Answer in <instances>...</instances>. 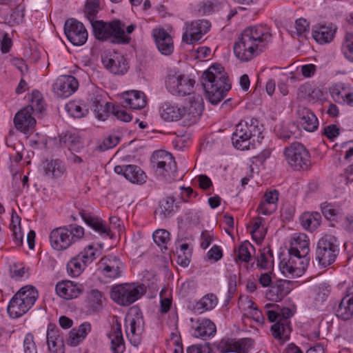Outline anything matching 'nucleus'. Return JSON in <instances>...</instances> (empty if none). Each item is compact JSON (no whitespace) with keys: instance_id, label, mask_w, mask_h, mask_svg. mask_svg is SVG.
<instances>
[{"instance_id":"nucleus-1","label":"nucleus","mask_w":353,"mask_h":353,"mask_svg":"<svg viewBox=\"0 0 353 353\" xmlns=\"http://www.w3.org/2000/svg\"><path fill=\"white\" fill-rule=\"evenodd\" d=\"M272 34L267 26H254L245 28L234 42L233 50L236 58L248 61L261 53L270 42Z\"/></svg>"},{"instance_id":"nucleus-2","label":"nucleus","mask_w":353,"mask_h":353,"mask_svg":"<svg viewBox=\"0 0 353 353\" xmlns=\"http://www.w3.org/2000/svg\"><path fill=\"white\" fill-rule=\"evenodd\" d=\"M201 83L206 97L212 105H216L231 89V83L224 68L220 64H213L201 76Z\"/></svg>"},{"instance_id":"nucleus-3","label":"nucleus","mask_w":353,"mask_h":353,"mask_svg":"<svg viewBox=\"0 0 353 353\" xmlns=\"http://www.w3.org/2000/svg\"><path fill=\"white\" fill-rule=\"evenodd\" d=\"M45 109L44 101L42 95L38 90L32 92L30 104L18 111L14 118L16 128L23 132L32 129L36 120L32 114H41Z\"/></svg>"},{"instance_id":"nucleus-4","label":"nucleus","mask_w":353,"mask_h":353,"mask_svg":"<svg viewBox=\"0 0 353 353\" xmlns=\"http://www.w3.org/2000/svg\"><path fill=\"white\" fill-rule=\"evenodd\" d=\"M266 314L270 322H275L272 325L271 331L274 338L288 340L291 332L289 319L292 312L288 307L281 308L276 304H266Z\"/></svg>"},{"instance_id":"nucleus-5","label":"nucleus","mask_w":353,"mask_h":353,"mask_svg":"<svg viewBox=\"0 0 353 353\" xmlns=\"http://www.w3.org/2000/svg\"><path fill=\"white\" fill-rule=\"evenodd\" d=\"M84 236V229L78 225L59 227L52 230L49 236L52 248L57 251L69 248Z\"/></svg>"},{"instance_id":"nucleus-6","label":"nucleus","mask_w":353,"mask_h":353,"mask_svg":"<svg viewBox=\"0 0 353 353\" xmlns=\"http://www.w3.org/2000/svg\"><path fill=\"white\" fill-rule=\"evenodd\" d=\"M94 35L100 41L110 40L114 43H128L130 38L125 33L119 20L111 22L95 21L92 24Z\"/></svg>"},{"instance_id":"nucleus-7","label":"nucleus","mask_w":353,"mask_h":353,"mask_svg":"<svg viewBox=\"0 0 353 353\" xmlns=\"http://www.w3.org/2000/svg\"><path fill=\"white\" fill-rule=\"evenodd\" d=\"M261 128L259 121L254 118H248L246 121H241L236 128L232 137L233 145L241 150L250 149V140L254 137H259L261 134Z\"/></svg>"},{"instance_id":"nucleus-8","label":"nucleus","mask_w":353,"mask_h":353,"mask_svg":"<svg viewBox=\"0 0 353 353\" xmlns=\"http://www.w3.org/2000/svg\"><path fill=\"white\" fill-rule=\"evenodd\" d=\"M283 155L287 164L293 170H307L311 166L310 152L301 143L296 141L285 147Z\"/></svg>"},{"instance_id":"nucleus-9","label":"nucleus","mask_w":353,"mask_h":353,"mask_svg":"<svg viewBox=\"0 0 353 353\" xmlns=\"http://www.w3.org/2000/svg\"><path fill=\"white\" fill-rule=\"evenodd\" d=\"M146 292L143 284H123L114 287L111 292V298L118 304L128 306L140 299Z\"/></svg>"},{"instance_id":"nucleus-10","label":"nucleus","mask_w":353,"mask_h":353,"mask_svg":"<svg viewBox=\"0 0 353 353\" xmlns=\"http://www.w3.org/2000/svg\"><path fill=\"white\" fill-rule=\"evenodd\" d=\"M339 253V247L336 237L325 235L320 239L316 250V260L323 267L333 263Z\"/></svg>"},{"instance_id":"nucleus-11","label":"nucleus","mask_w":353,"mask_h":353,"mask_svg":"<svg viewBox=\"0 0 353 353\" xmlns=\"http://www.w3.org/2000/svg\"><path fill=\"white\" fill-rule=\"evenodd\" d=\"M195 81L179 72L171 70L165 79V88L172 95L185 97L190 95L194 89Z\"/></svg>"},{"instance_id":"nucleus-12","label":"nucleus","mask_w":353,"mask_h":353,"mask_svg":"<svg viewBox=\"0 0 353 353\" xmlns=\"http://www.w3.org/2000/svg\"><path fill=\"white\" fill-rule=\"evenodd\" d=\"M143 327L142 312L139 308H132L125 319V328L130 343L134 347H137L141 343Z\"/></svg>"},{"instance_id":"nucleus-13","label":"nucleus","mask_w":353,"mask_h":353,"mask_svg":"<svg viewBox=\"0 0 353 353\" xmlns=\"http://www.w3.org/2000/svg\"><path fill=\"white\" fill-rule=\"evenodd\" d=\"M210 23L208 20L198 19L185 23V29L182 35V41L192 45L199 41L210 30Z\"/></svg>"},{"instance_id":"nucleus-14","label":"nucleus","mask_w":353,"mask_h":353,"mask_svg":"<svg viewBox=\"0 0 353 353\" xmlns=\"http://www.w3.org/2000/svg\"><path fill=\"white\" fill-rule=\"evenodd\" d=\"M64 32L68 40L74 46H81L88 40V34L84 25L74 19L65 21Z\"/></svg>"},{"instance_id":"nucleus-15","label":"nucleus","mask_w":353,"mask_h":353,"mask_svg":"<svg viewBox=\"0 0 353 353\" xmlns=\"http://www.w3.org/2000/svg\"><path fill=\"white\" fill-rule=\"evenodd\" d=\"M153 166L156 172L163 176H170L176 171V164L170 153L160 150L153 154Z\"/></svg>"},{"instance_id":"nucleus-16","label":"nucleus","mask_w":353,"mask_h":353,"mask_svg":"<svg viewBox=\"0 0 353 353\" xmlns=\"http://www.w3.org/2000/svg\"><path fill=\"white\" fill-rule=\"evenodd\" d=\"M288 257H283L279 263V268L283 274H297V272L305 270L308 259L303 258L289 250Z\"/></svg>"},{"instance_id":"nucleus-17","label":"nucleus","mask_w":353,"mask_h":353,"mask_svg":"<svg viewBox=\"0 0 353 353\" xmlns=\"http://www.w3.org/2000/svg\"><path fill=\"white\" fill-rule=\"evenodd\" d=\"M104 67L114 74L123 75L128 72V63L124 56L118 52H111L102 57Z\"/></svg>"},{"instance_id":"nucleus-18","label":"nucleus","mask_w":353,"mask_h":353,"mask_svg":"<svg viewBox=\"0 0 353 353\" xmlns=\"http://www.w3.org/2000/svg\"><path fill=\"white\" fill-rule=\"evenodd\" d=\"M79 83L73 76H61L57 79L52 85L54 92L58 97L67 98L78 88Z\"/></svg>"},{"instance_id":"nucleus-19","label":"nucleus","mask_w":353,"mask_h":353,"mask_svg":"<svg viewBox=\"0 0 353 353\" xmlns=\"http://www.w3.org/2000/svg\"><path fill=\"white\" fill-rule=\"evenodd\" d=\"M252 345V339L244 338L238 340L233 339H222L217 348L221 353H248Z\"/></svg>"},{"instance_id":"nucleus-20","label":"nucleus","mask_w":353,"mask_h":353,"mask_svg":"<svg viewBox=\"0 0 353 353\" xmlns=\"http://www.w3.org/2000/svg\"><path fill=\"white\" fill-rule=\"evenodd\" d=\"M161 117L165 121H177L186 114L185 108L172 101H165L159 108Z\"/></svg>"},{"instance_id":"nucleus-21","label":"nucleus","mask_w":353,"mask_h":353,"mask_svg":"<svg viewBox=\"0 0 353 353\" xmlns=\"http://www.w3.org/2000/svg\"><path fill=\"white\" fill-rule=\"evenodd\" d=\"M159 51L163 55H170L174 51V42L170 34L163 28H154L152 32Z\"/></svg>"},{"instance_id":"nucleus-22","label":"nucleus","mask_w":353,"mask_h":353,"mask_svg":"<svg viewBox=\"0 0 353 353\" xmlns=\"http://www.w3.org/2000/svg\"><path fill=\"white\" fill-rule=\"evenodd\" d=\"M55 290L60 297L70 300L77 298L83 292L84 286L82 283L66 280L58 282Z\"/></svg>"},{"instance_id":"nucleus-23","label":"nucleus","mask_w":353,"mask_h":353,"mask_svg":"<svg viewBox=\"0 0 353 353\" xmlns=\"http://www.w3.org/2000/svg\"><path fill=\"white\" fill-rule=\"evenodd\" d=\"M99 268L105 276L115 279L120 276L123 264L118 257L108 255L101 259Z\"/></svg>"},{"instance_id":"nucleus-24","label":"nucleus","mask_w":353,"mask_h":353,"mask_svg":"<svg viewBox=\"0 0 353 353\" xmlns=\"http://www.w3.org/2000/svg\"><path fill=\"white\" fill-rule=\"evenodd\" d=\"M329 92L336 103L353 105V92L348 85L342 82L335 83L329 88Z\"/></svg>"},{"instance_id":"nucleus-25","label":"nucleus","mask_w":353,"mask_h":353,"mask_svg":"<svg viewBox=\"0 0 353 353\" xmlns=\"http://www.w3.org/2000/svg\"><path fill=\"white\" fill-rule=\"evenodd\" d=\"M48 350L50 353H64V339L59 329L50 323L46 332Z\"/></svg>"},{"instance_id":"nucleus-26","label":"nucleus","mask_w":353,"mask_h":353,"mask_svg":"<svg viewBox=\"0 0 353 353\" xmlns=\"http://www.w3.org/2000/svg\"><path fill=\"white\" fill-rule=\"evenodd\" d=\"M114 170L133 183L142 184L145 182V174L136 165H116Z\"/></svg>"},{"instance_id":"nucleus-27","label":"nucleus","mask_w":353,"mask_h":353,"mask_svg":"<svg viewBox=\"0 0 353 353\" xmlns=\"http://www.w3.org/2000/svg\"><path fill=\"white\" fill-rule=\"evenodd\" d=\"M122 99V105L131 109H142L146 105L145 94L139 90H130L123 93Z\"/></svg>"},{"instance_id":"nucleus-28","label":"nucleus","mask_w":353,"mask_h":353,"mask_svg":"<svg viewBox=\"0 0 353 353\" xmlns=\"http://www.w3.org/2000/svg\"><path fill=\"white\" fill-rule=\"evenodd\" d=\"M297 114L298 123L305 130L314 132L318 128V119L310 109L299 106Z\"/></svg>"},{"instance_id":"nucleus-29","label":"nucleus","mask_w":353,"mask_h":353,"mask_svg":"<svg viewBox=\"0 0 353 353\" xmlns=\"http://www.w3.org/2000/svg\"><path fill=\"white\" fill-rule=\"evenodd\" d=\"M336 314L343 320H349L353 317V286L347 290L346 294L336 310Z\"/></svg>"},{"instance_id":"nucleus-30","label":"nucleus","mask_w":353,"mask_h":353,"mask_svg":"<svg viewBox=\"0 0 353 353\" xmlns=\"http://www.w3.org/2000/svg\"><path fill=\"white\" fill-rule=\"evenodd\" d=\"M81 217L85 223L99 235L103 237L109 236L110 239L112 238L110 229L100 217L88 213H82Z\"/></svg>"},{"instance_id":"nucleus-31","label":"nucleus","mask_w":353,"mask_h":353,"mask_svg":"<svg viewBox=\"0 0 353 353\" xmlns=\"http://www.w3.org/2000/svg\"><path fill=\"white\" fill-rule=\"evenodd\" d=\"M216 332L215 324L208 319H198L192 327V335L196 338L212 336Z\"/></svg>"},{"instance_id":"nucleus-32","label":"nucleus","mask_w":353,"mask_h":353,"mask_svg":"<svg viewBox=\"0 0 353 353\" xmlns=\"http://www.w3.org/2000/svg\"><path fill=\"white\" fill-rule=\"evenodd\" d=\"M290 283L285 280L277 281L266 294L268 299L272 301H279L287 296L291 291Z\"/></svg>"},{"instance_id":"nucleus-33","label":"nucleus","mask_w":353,"mask_h":353,"mask_svg":"<svg viewBox=\"0 0 353 353\" xmlns=\"http://www.w3.org/2000/svg\"><path fill=\"white\" fill-rule=\"evenodd\" d=\"M108 336L110 341V350L112 353H123L125 352V345L120 323H117L113 326L112 331L108 334Z\"/></svg>"},{"instance_id":"nucleus-34","label":"nucleus","mask_w":353,"mask_h":353,"mask_svg":"<svg viewBox=\"0 0 353 353\" xmlns=\"http://www.w3.org/2000/svg\"><path fill=\"white\" fill-rule=\"evenodd\" d=\"M31 307L17 294L10 300L8 306V313L13 319L19 318L26 314Z\"/></svg>"},{"instance_id":"nucleus-35","label":"nucleus","mask_w":353,"mask_h":353,"mask_svg":"<svg viewBox=\"0 0 353 353\" xmlns=\"http://www.w3.org/2000/svg\"><path fill=\"white\" fill-rule=\"evenodd\" d=\"M45 174L50 178H59L66 172L65 163L60 159L46 161L43 165Z\"/></svg>"},{"instance_id":"nucleus-36","label":"nucleus","mask_w":353,"mask_h":353,"mask_svg":"<svg viewBox=\"0 0 353 353\" xmlns=\"http://www.w3.org/2000/svg\"><path fill=\"white\" fill-rule=\"evenodd\" d=\"M336 28L331 26H314L312 29V37L317 43L325 44L333 40Z\"/></svg>"},{"instance_id":"nucleus-37","label":"nucleus","mask_w":353,"mask_h":353,"mask_svg":"<svg viewBox=\"0 0 353 353\" xmlns=\"http://www.w3.org/2000/svg\"><path fill=\"white\" fill-rule=\"evenodd\" d=\"M91 331V325L88 322L81 324L78 329H72L69 334L68 343L71 346L79 345Z\"/></svg>"},{"instance_id":"nucleus-38","label":"nucleus","mask_w":353,"mask_h":353,"mask_svg":"<svg viewBox=\"0 0 353 353\" xmlns=\"http://www.w3.org/2000/svg\"><path fill=\"white\" fill-rule=\"evenodd\" d=\"M105 300L103 292L97 289H92L88 292L86 296V304L88 310L92 312L99 311Z\"/></svg>"},{"instance_id":"nucleus-39","label":"nucleus","mask_w":353,"mask_h":353,"mask_svg":"<svg viewBox=\"0 0 353 353\" xmlns=\"http://www.w3.org/2000/svg\"><path fill=\"white\" fill-rule=\"evenodd\" d=\"M301 257L307 258L309 253V240L304 234H299L294 239V241L291 243L290 250Z\"/></svg>"},{"instance_id":"nucleus-40","label":"nucleus","mask_w":353,"mask_h":353,"mask_svg":"<svg viewBox=\"0 0 353 353\" xmlns=\"http://www.w3.org/2000/svg\"><path fill=\"white\" fill-rule=\"evenodd\" d=\"M177 209L175 199L173 196H168L163 198L159 205L157 213L159 214L161 219L172 216Z\"/></svg>"},{"instance_id":"nucleus-41","label":"nucleus","mask_w":353,"mask_h":353,"mask_svg":"<svg viewBox=\"0 0 353 353\" xmlns=\"http://www.w3.org/2000/svg\"><path fill=\"white\" fill-rule=\"evenodd\" d=\"M321 216L319 212H305L300 216L301 225L310 231L315 230L321 223Z\"/></svg>"},{"instance_id":"nucleus-42","label":"nucleus","mask_w":353,"mask_h":353,"mask_svg":"<svg viewBox=\"0 0 353 353\" xmlns=\"http://www.w3.org/2000/svg\"><path fill=\"white\" fill-rule=\"evenodd\" d=\"M60 143L70 151L79 152L83 148L80 137L76 134L70 132L60 137Z\"/></svg>"},{"instance_id":"nucleus-43","label":"nucleus","mask_w":353,"mask_h":353,"mask_svg":"<svg viewBox=\"0 0 353 353\" xmlns=\"http://www.w3.org/2000/svg\"><path fill=\"white\" fill-rule=\"evenodd\" d=\"M218 299L215 294H208L203 296L199 301L196 302L194 310L199 313H203L211 310L217 305Z\"/></svg>"},{"instance_id":"nucleus-44","label":"nucleus","mask_w":353,"mask_h":353,"mask_svg":"<svg viewBox=\"0 0 353 353\" xmlns=\"http://www.w3.org/2000/svg\"><path fill=\"white\" fill-rule=\"evenodd\" d=\"M330 293V287L326 283H321L313 288L312 297L315 306L323 303L328 297Z\"/></svg>"},{"instance_id":"nucleus-45","label":"nucleus","mask_w":353,"mask_h":353,"mask_svg":"<svg viewBox=\"0 0 353 353\" xmlns=\"http://www.w3.org/2000/svg\"><path fill=\"white\" fill-rule=\"evenodd\" d=\"M88 265L80 259L79 255L73 257L66 266L67 272L72 277L79 276L85 270Z\"/></svg>"},{"instance_id":"nucleus-46","label":"nucleus","mask_w":353,"mask_h":353,"mask_svg":"<svg viewBox=\"0 0 353 353\" xmlns=\"http://www.w3.org/2000/svg\"><path fill=\"white\" fill-rule=\"evenodd\" d=\"M16 294L31 307L34 305L39 296L37 290L32 285L21 288Z\"/></svg>"},{"instance_id":"nucleus-47","label":"nucleus","mask_w":353,"mask_h":353,"mask_svg":"<svg viewBox=\"0 0 353 353\" xmlns=\"http://www.w3.org/2000/svg\"><path fill=\"white\" fill-rule=\"evenodd\" d=\"M341 50L345 59L353 63V32L345 34Z\"/></svg>"},{"instance_id":"nucleus-48","label":"nucleus","mask_w":353,"mask_h":353,"mask_svg":"<svg viewBox=\"0 0 353 353\" xmlns=\"http://www.w3.org/2000/svg\"><path fill=\"white\" fill-rule=\"evenodd\" d=\"M264 219L261 217H256L253 219L252 230L251 233L254 239L257 241H262L265 235V228L263 225Z\"/></svg>"},{"instance_id":"nucleus-49","label":"nucleus","mask_w":353,"mask_h":353,"mask_svg":"<svg viewBox=\"0 0 353 353\" xmlns=\"http://www.w3.org/2000/svg\"><path fill=\"white\" fill-rule=\"evenodd\" d=\"M101 252L97 250V248H94L92 245H89L86 246L78 255L87 265H89L99 256Z\"/></svg>"},{"instance_id":"nucleus-50","label":"nucleus","mask_w":353,"mask_h":353,"mask_svg":"<svg viewBox=\"0 0 353 353\" xmlns=\"http://www.w3.org/2000/svg\"><path fill=\"white\" fill-rule=\"evenodd\" d=\"M160 311L163 314L167 313L172 305V296L170 292L166 288H163L159 294Z\"/></svg>"},{"instance_id":"nucleus-51","label":"nucleus","mask_w":353,"mask_h":353,"mask_svg":"<svg viewBox=\"0 0 353 353\" xmlns=\"http://www.w3.org/2000/svg\"><path fill=\"white\" fill-rule=\"evenodd\" d=\"M250 249L254 250V247L248 241L242 243L237 250V258L241 261L248 263L251 259Z\"/></svg>"},{"instance_id":"nucleus-52","label":"nucleus","mask_w":353,"mask_h":353,"mask_svg":"<svg viewBox=\"0 0 353 353\" xmlns=\"http://www.w3.org/2000/svg\"><path fill=\"white\" fill-rule=\"evenodd\" d=\"M153 240L154 243L160 247L167 249V244L170 241V233L163 229L157 230L154 232Z\"/></svg>"},{"instance_id":"nucleus-53","label":"nucleus","mask_w":353,"mask_h":353,"mask_svg":"<svg viewBox=\"0 0 353 353\" xmlns=\"http://www.w3.org/2000/svg\"><path fill=\"white\" fill-rule=\"evenodd\" d=\"M67 112L73 117L81 118L88 113L87 109H83L79 103L70 101L65 105Z\"/></svg>"},{"instance_id":"nucleus-54","label":"nucleus","mask_w":353,"mask_h":353,"mask_svg":"<svg viewBox=\"0 0 353 353\" xmlns=\"http://www.w3.org/2000/svg\"><path fill=\"white\" fill-rule=\"evenodd\" d=\"M273 257L272 252L269 248H264L260 254V256L257 258V265L261 268H268L270 263H272V259Z\"/></svg>"},{"instance_id":"nucleus-55","label":"nucleus","mask_w":353,"mask_h":353,"mask_svg":"<svg viewBox=\"0 0 353 353\" xmlns=\"http://www.w3.org/2000/svg\"><path fill=\"white\" fill-rule=\"evenodd\" d=\"M248 307L249 311L248 314L256 322L263 324L265 321V318L262 312L258 310L256 304L251 300L248 301Z\"/></svg>"},{"instance_id":"nucleus-56","label":"nucleus","mask_w":353,"mask_h":353,"mask_svg":"<svg viewBox=\"0 0 353 353\" xmlns=\"http://www.w3.org/2000/svg\"><path fill=\"white\" fill-rule=\"evenodd\" d=\"M309 23L304 19L300 18L295 21V34L299 38H305L309 32Z\"/></svg>"},{"instance_id":"nucleus-57","label":"nucleus","mask_w":353,"mask_h":353,"mask_svg":"<svg viewBox=\"0 0 353 353\" xmlns=\"http://www.w3.org/2000/svg\"><path fill=\"white\" fill-rule=\"evenodd\" d=\"M99 5L95 1H88L85 5V14L87 19L90 21L91 24L95 21L97 14L98 12Z\"/></svg>"},{"instance_id":"nucleus-58","label":"nucleus","mask_w":353,"mask_h":353,"mask_svg":"<svg viewBox=\"0 0 353 353\" xmlns=\"http://www.w3.org/2000/svg\"><path fill=\"white\" fill-rule=\"evenodd\" d=\"M218 9L217 3L210 0L203 1L199 7V12L203 15H207L213 13Z\"/></svg>"},{"instance_id":"nucleus-59","label":"nucleus","mask_w":353,"mask_h":353,"mask_svg":"<svg viewBox=\"0 0 353 353\" xmlns=\"http://www.w3.org/2000/svg\"><path fill=\"white\" fill-rule=\"evenodd\" d=\"M112 112L117 117V119L124 121L129 122L132 120V117L127 112L123 107L119 105H112Z\"/></svg>"},{"instance_id":"nucleus-60","label":"nucleus","mask_w":353,"mask_h":353,"mask_svg":"<svg viewBox=\"0 0 353 353\" xmlns=\"http://www.w3.org/2000/svg\"><path fill=\"white\" fill-rule=\"evenodd\" d=\"M237 276L236 274L230 273L228 276V295L227 301L232 298L236 291Z\"/></svg>"},{"instance_id":"nucleus-61","label":"nucleus","mask_w":353,"mask_h":353,"mask_svg":"<svg viewBox=\"0 0 353 353\" xmlns=\"http://www.w3.org/2000/svg\"><path fill=\"white\" fill-rule=\"evenodd\" d=\"M24 353H37L36 344L34 341L33 335L28 333L23 340Z\"/></svg>"},{"instance_id":"nucleus-62","label":"nucleus","mask_w":353,"mask_h":353,"mask_svg":"<svg viewBox=\"0 0 353 353\" xmlns=\"http://www.w3.org/2000/svg\"><path fill=\"white\" fill-rule=\"evenodd\" d=\"M120 141V137L117 135H110L104 139L103 143L99 146L100 150L103 151L115 147Z\"/></svg>"},{"instance_id":"nucleus-63","label":"nucleus","mask_w":353,"mask_h":353,"mask_svg":"<svg viewBox=\"0 0 353 353\" xmlns=\"http://www.w3.org/2000/svg\"><path fill=\"white\" fill-rule=\"evenodd\" d=\"M212 351L210 343H205L203 345H192L188 347L186 353H211Z\"/></svg>"},{"instance_id":"nucleus-64","label":"nucleus","mask_w":353,"mask_h":353,"mask_svg":"<svg viewBox=\"0 0 353 353\" xmlns=\"http://www.w3.org/2000/svg\"><path fill=\"white\" fill-rule=\"evenodd\" d=\"M321 209L322 214L327 219H333L339 212L330 203L326 202L321 204Z\"/></svg>"}]
</instances>
